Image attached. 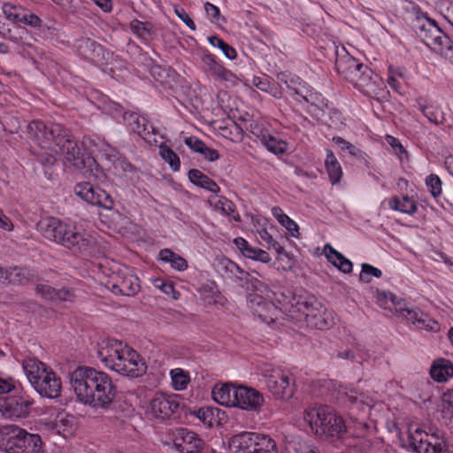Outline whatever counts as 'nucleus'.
<instances>
[{
    "label": "nucleus",
    "mask_w": 453,
    "mask_h": 453,
    "mask_svg": "<svg viewBox=\"0 0 453 453\" xmlns=\"http://www.w3.org/2000/svg\"><path fill=\"white\" fill-rule=\"evenodd\" d=\"M131 31L138 37L148 40L154 34V27L150 22H142L138 19H134L130 22Z\"/></svg>",
    "instance_id": "nucleus-40"
},
{
    "label": "nucleus",
    "mask_w": 453,
    "mask_h": 453,
    "mask_svg": "<svg viewBox=\"0 0 453 453\" xmlns=\"http://www.w3.org/2000/svg\"><path fill=\"white\" fill-rule=\"evenodd\" d=\"M377 298L380 306H383L384 303L389 299L394 304L395 313L407 321L411 322L418 329L428 332H438L440 330V325L436 320L418 309L407 307L402 300H397L394 294L390 292H379Z\"/></svg>",
    "instance_id": "nucleus-10"
},
{
    "label": "nucleus",
    "mask_w": 453,
    "mask_h": 453,
    "mask_svg": "<svg viewBox=\"0 0 453 453\" xmlns=\"http://www.w3.org/2000/svg\"><path fill=\"white\" fill-rule=\"evenodd\" d=\"M287 88V93L300 103L304 102L319 109H321L325 105L322 96L314 91L306 83L300 82L296 87L288 84Z\"/></svg>",
    "instance_id": "nucleus-23"
},
{
    "label": "nucleus",
    "mask_w": 453,
    "mask_h": 453,
    "mask_svg": "<svg viewBox=\"0 0 453 453\" xmlns=\"http://www.w3.org/2000/svg\"><path fill=\"white\" fill-rule=\"evenodd\" d=\"M414 10H416V16L411 21L412 29L425 44L448 58L452 49L450 38L438 27L434 20L420 12L418 7Z\"/></svg>",
    "instance_id": "nucleus-7"
},
{
    "label": "nucleus",
    "mask_w": 453,
    "mask_h": 453,
    "mask_svg": "<svg viewBox=\"0 0 453 453\" xmlns=\"http://www.w3.org/2000/svg\"><path fill=\"white\" fill-rule=\"evenodd\" d=\"M236 388L237 387L229 384L215 386L212 389V397L221 405L234 406Z\"/></svg>",
    "instance_id": "nucleus-30"
},
{
    "label": "nucleus",
    "mask_w": 453,
    "mask_h": 453,
    "mask_svg": "<svg viewBox=\"0 0 453 453\" xmlns=\"http://www.w3.org/2000/svg\"><path fill=\"white\" fill-rule=\"evenodd\" d=\"M259 374L263 377L267 389L276 399L289 400L293 397L296 384L288 372L272 365L263 364L259 366Z\"/></svg>",
    "instance_id": "nucleus-9"
},
{
    "label": "nucleus",
    "mask_w": 453,
    "mask_h": 453,
    "mask_svg": "<svg viewBox=\"0 0 453 453\" xmlns=\"http://www.w3.org/2000/svg\"><path fill=\"white\" fill-rule=\"evenodd\" d=\"M72 389L79 402L96 408H107L113 402L117 388L109 374L90 366H78L69 372Z\"/></svg>",
    "instance_id": "nucleus-2"
},
{
    "label": "nucleus",
    "mask_w": 453,
    "mask_h": 453,
    "mask_svg": "<svg viewBox=\"0 0 453 453\" xmlns=\"http://www.w3.org/2000/svg\"><path fill=\"white\" fill-rule=\"evenodd\" d=\"M349 425L351 426L349 430L353 428V433L356 434L357 437L363 436L365 431L369 428V426L364 420L359 421L357 418H351V424ZM348 433H350V431H349Z\"/></svg>",
    "instance_id": "nucleus-59"
},
{
    "label": "nucleus",
    "mask_w": 453,
    "mask_h": 453,
    "mask_svg": "<svg viewBox=\"0 0 453 453\" xmlns=\"http://www.w3.org/2000/svg\"><path fill=\"white\" fill-rule=\"evenodd\" d=\"M172 438L175 448L180 453H198L203 447V441L197 434L187 428L173 430Z\"/></svg>",
    "instance_id": "nucleus-20"
},
{
    "label": "nucleus",
    "mask_w": 453,
    "mask_h": 453,
    "mask_svg": "<svg viewBox=\"0 0 453 453\" xmlns=\"http://www.w3.org/2000/svg\"><path fill=\"white\" fill-rule=\"evenodd\" d=\"M200 60L203 64V71L211 75L215 80L232 83H234L237 80L236 75L218 63L215 57L208 50H203L200 53Z\"/></svg>",
    "instance_id": "nucleus-21"
},
{
    "label": "nucleus",
    "mask_w": 453,
    "mask_h": 453,
    "mask_svg": "<svg viewBox=\"0 0 453 453\" xmlns=\"http://www.w3.org/2000/svg\"><path fill=\"white\" fill-rule=\"evenodd\" d=\"M370 275H372L376 278H380L382 275V273L380 269L368 265V264H363L362 265V271L360 273V280L365 282H370L371 278Z\"/></svg>",
    "instance_id": "nucleus-54"
},
{
    "label": "nucleus",
    "mask_w": 453,
    "mask_h": 453,
    "mask_svg": "<svg viewBox=\"0 0 453 453\" xmlns=\"http://www.w3.org/2000/svg\"><path fill=\"white\" fill-rule=\"evenodd\" d=\"M324 252L328 261L337 267L341 272L349 273L352 271V263L343 257L342 253L334 250L330 244L324 247Z\"/></svg>",
    "instance_id": "nucleus-32"
},
{
    "label": "nucleus",
    "mask_w": 453,
    "mask_h": 453,
    "mask_svg": "<svg viewBox=\"0 0 453 453\" xmlns=\"http://www.w3.org/2000/svg\"><path fill=\"white\" fill-rule=\"evenodd\" d=\"M252 133L260 140L261 143L271 152L274 154H282L287 150V143L276 138L275 136L262 132L261 130L252 131Z\"/></svg>",
    "instance_id": "nucleus-33"
},
{
    "label": "nucleus",
    "mask_w": 453,
    "mask_h": 453,
    "mask_svg": "<svg viewBox=\"0 0 453 453\" xmlns=\"http://www.w3.org/2000/svg\"><path fill=\"white\" fill-rule=\"evenodd\" d=\"M325 165L332 184L338 183L342 176V170L340 163L330 150L326 151Z\"/></svg>",
    "instance_id": "nucleus-35"
},
{
    "label": "nucleus",
    "mask_w": 453,
    "mask_h": 453,
    "mask_svg": "<svg viewBox=\"0 0 453 453\" xmlns=\"http://www.w3.org/2000/svg\"><path fill=\"white\" fill-rule=\"evenodd\" d=\"M0 449L6 453H43L41 436L16 426L0 430Z\"/></svg>",
    "instance_id": "nucleus-8"
},
{
    "label": "nucleus",
    "mask_w": 453,
    "mask_h": 453,
    "mask_svg": "<svg viewBox=\"0 0 453 453\" xmlns=\"http://www.w3.org/2000/svg\"><path fill=\"white\" fill-rule=\"evenodd\" d=\"M4 285H25L38 280L35 272L28 267L13 266L6 269Z\"/></svg>",
    "instance_id": "nucleus-25"
},
{
    "label": "nucleus",
    "mask_w": 453,
    "mask_h": 453,
    "mask_svg": "<svg viewBox=\"0 0 453 453\" xmlns=\"http://www.w3.org/2000/svg\"><path fill=\"white\" fill-rule=\"evenodd\" d=\"M28 133L42 148L60 152L65 162L71 166L84 171V173L92 171L96 160L81 151L77 141L64 126L57 123L46 125L35 120L28 125Z\"/></svg>",
    "instance_id": "nucleus-1"
},
{
    "label": "nucleus",
    "mask_w": 453,
    "mask_h": 453,
    "mask_svg": "<svg viewBox=\"0 0 453 453\" xmlns=\"http://www.w3.org/2000/svg\"><path fill=\"white\" fill-rule=\"evenodd\" d=\"M61 8L70 13L79 12L81 8V0H52Z\"/></svg>",
    "instance_id": "nucleus-53"
},
{
    "label": "nucleus",
    "mask_w": 453,
    "mask_h": 453,
    "mask_svg": "<svg viewBox=\"0 0 453 453\" xmlns=\"http://www.w3.org/2000/svg\"><path fill=\"white\" fill-rule=\"evenodd\" d=\"M155 286L165 294L172 296L173 299H178L180 296L179 292L175 291L173 284L172 282H165L157 280H156Z\"/></svg>",
    "instance_id": "nucleus-57"
},
{
    "label": "nucleus",
    "mask_w": 453,
    "mask_h": 453,
    "mask_svg": "<svg viewBox=\"0 0 453 453\" xmlns=\"http://www.w3.org/2000/svg\"><path fill=\"white\" fill-rule=\"evenodd\" d=\"M234 243L240 252L248 258L260 261L262 263H268L271 261V257L265 250L250 246L244 238H234Z\"/></svg>",
    "instance_id": "nucleus-27"
},
{
    "label": "nucleus",
    "mask_w": 453,
    "mask_h": 453,
    "mask_svg": "<svg viewBox=\"0 0 453 453\" xmlns=\"http://www.w3.org/2000/svg\"><path fill=\"white\" fill-rule=\"evenodd\" d=\"M24 8L19 5H14L10 3H5L3 5V12L5 18L15 24H19L21 15Z\"/></svg>",
    "instance_id": "nucleus-45"
},
{
    "label": "nucleus",
    "mask_w": 453,
    "mask_h": 453,
    "mask_svg": "<svg viewBox=\"0 0 453 453\" xmlns=\"http://www.w3.org/2000/svg\"><path fill=\"white\" fill-rule=\"evenodd\" d=\"M97 357L105 367L123 376L138 378L147 371V365L141 355L118 340L102 341Z\"/></svg>",
    "instance_id": "nucleus-3"
},
{
    "label": "nucleus",
    "mask_w": 453,
    "mask_h": 453,
    "mask_svg": "<svg viewBox=\"0 0 453 453\" xmlns=\"http://www.w3.org/2000/svg\"><path fill=\"white\" fill-rule=\"evenodd\" d=\"M172 384L175 390H183L187 388L190 381L188 372L180 368L173 369L171 371Z\"/></svg>",
    "instance_id": "nucleus-42"
},
{
    "label": "nucleus",
    "mask_w": 453,
    "mask_h": 453,
    "mask_svg": "<svg viewBox=\"0 0 453 453\" xmlns=\"http://www.w3.org/2000/svg\"><path fill=\"white\" fill-rule=\"evenodd\" d=\"M188 175L189 180L193 184H195L202 188H204V189L211 191L214 194H218L220 191V188L219 187V185L212 179H211L210 177L205 175L203 173H202L198 169L189 170Z\"/></svg>",
    "instance_id": "nucleus-34"
},
{
    "label": "nucleus",
    "mask_w": 453,
    "mask_h": 453,
    "mask_svg": "<svg viewBox=\"0 0 453 453\" xmlns=\"http://www.w3.org/2000/svg\"><path fill=\"white\" fill-rule=\"evenodd\" d=\"M37 294L41 295L43 298L55 302L57 288L48 284H38L35 288Z\"/></svg>",
    "instance_id": "nucleus-56"
},
{
    "label": "nucleus",
    "mask_w": 453,
    "mask_h": 453,
    "mask_svg": "<svg viewBox=\"0 0 453 453\" xmlns=\"http://www.w3.org/2000/svg\"><path fill=\"white\" fill-rule=\"evenodd\" d=\"M440 409L442 417L449 421L453 418V395L450 391L445 392L441 396Z\"/></svg>",
    "instance_id": "nucleus-46"
},
{
    "label": "nucleus",
    "mask_w": 453,
    "mask_h": 453,
    "mask_svg": "<svg viewBox=\"0 0 453 453\" xmlns=\"http://www.w3.org/2000/svg\"><path fill=\"white\" fill-rule=\"evenodd\" d=\"M42 20L36 14L24 9L19 24H25L31 27H41Z\"/></svg>",
    "instance_id": "nucleus-50"
},
{
    "label": "nucleus",
    "mask_w": 453,
    "mask_h": 453,
    "mask_svg": "<svg viewBox=\"0 0 453 453\" xmlns=\"http://www.w3.org/2000/svg\"><path fill=\"white\" fill-rule=\"evenodd\" d=\"M272 212L279 223L286 227L292 236L296 237L299 234L298 225L285 214L280 207H273Z\"/></svg>",
    "instance_id": "nucleus-38"
},
{
    "label": "nucleus",
    "mask_w": 453,
    "mask_h": 453,
    "mask_svg": "<svg viewBox=\"0 0 453 453\" xmlns=\"http://www.w3.org/2000/svg\"><path fill=\"white\" fill-rule=\"evenodd\" d=\"M114 169L119 173H132L134 171V165L124 157H118L112 161Z\"/></svg>",
    "instance_id": "nucleus-52"
},
{
    "label": "nucleus",
    "mask_w": 453,
    "mask_h": 453,
    "mask_svg": "<svg viewBox=\"0 0 453 453\" xmlns=\"http://www.w3.org/2000/svg\"><path fill=\"white\" fill-rule=\"evenodd\" d=\"M408 448L416 453H448V444L439 434L429 435L419 427H410L407 436Z\"/></svg>",
    "instance_id": "nucleus-12"
},
{
    "label": "nucleus",
    "mask_w": 453,
    "mask_h": 453,
    "mask_svg": "<svg viewBox=\"0 0 453 453\" xmlns=\"http://www.w3.org/2000/svg\"><path fill=\"white\" fill-rule=\"evenodd\" d=\"M276 300L280 305H282L284 310L290 312L302 313L304 315L306 320L307 319H310V315L316 314L323 308V305L314 297H296V296H291L290 292H288V296L281 293L280 297L277 296Z\"/></svg>",
    "instance_id": "nucleus-15"
},
{
    "label": "nucleus",
    "mask_w": 453,
    "mask_h": 453,
    "mask_svg": "<svg viewBox=\"0 0 453 453\" xmlns=\"http://www.w3.org/2000/svg\"><path fill=\"white\" fill-rule=\"evenodd\" d=\"M229 447L238 453H278L275 441L269 435L242 432L229 439Z\"/></svg>",
    "instance_id": "nucleus-11"
},
{
    "label": "nucleus",
    "mask_w": 453,
    "mask_h": 453,
    "mask_svg": "<svg viewBox=\"0 0 453 453\" xmlns=\"http://www.w3.org/2000/svg\"><path fill=\"white\" fill-rule=\"evenodd\" d=\"M335 66L337 71L356 88L359 83L358 81H361L366 73L365 68H369L366 65L360 63L349 54L338 57L335 61Z\"/></svg>",
    "instance_id": "nucleus-18"
},
{
    "label": "nucleus",
    "mask_w": 453,
    "mask_h": 453,
    "mask_svg": "<svg viewBox=\"0 0 453 453\" xmlns=\"http://www.w3.org/2000/svg\"><path fill=\"white\" fill-rule=\"evenodd\" d=\"M38 161L44 166H51L56 163V157L51 153H41L38 157Z\"/></svg>",
    "instance_id": "nucleus-64"
},
{
    "label": "nucleus",
    "mask_w": 453,
    "mask_h": 453,
    "mask_svg": "<svg viewBox=\"0 0 453 453\" xmlns=\"http://www.w3.org/2000/svg\"><path fill=\"white\" fill-rule=\"evenodd\" d=\"M430 375L437 382H445L453 376V365L449 360L437 359L430 368Z\"/></svg>",
    "instance_id": "nucleus-31"
},
{
    "label": "nucleus",
    "mask_w": 453,
    "mask_h": 453,
    "mask_svg": "<svg viewBox=\"0 0 453 453\" xmlns=\"http://www.w3.org/2000/svg\"><path fill=\"white\" fill-rule=\"evenodd\" d=\"M329 316L326 312V308H322L314 315H310V319H307V324L314 328L319 330H325L330 326V321H328Z\"/></svg>",
    "instance_id": "nucleus-41"
},
{
    "label": "nucleus",
    "mask_w": 453,
    "mask_h": 453,
    "mask_svg": "<svg viewBox=\"0 0 453 453\" xmlns=\"http://www.w3.org/2000/svg\"><path fill=\"white\" fill-rule=\"evenodd\" d=\"M174 12L191 30H196L195 22L183 8L176 7Z\"/></svg>",
    "instance_id": "nucleus-62"
},
{
    "label": "nucleus",
    "mask_w": 453,
    "mask_h": 453,
    "mask_svg": "<svg viewBox=\"0 0 453 453\" xmlns=\"http://www.w3.org/2000/svg\"><path fill=\"white\" fill-rule=\"evenodd\" d=\"M240 273L238 277L242 287L250 293L248 296V304L255 316H257L263 322L271 325L276 322L282 316V307H277L272 301L270 291H267L264 285L249 273L242 270L236 265Z\"/></svg>",
    "instance_id": "nucleus-5"
},
{
    "label": "nucleus",
    "mask_w": 453,
    "mask_h": 453,
    "mask_svg": "<svg viewBox=\"0 0 453 453\" xmlns=\"http://www.w3.org/2000/svg\"><path fill=\"white\" fill-rule=\"evenodd\" d=\"M158 256L160 260L169 263L173 268L178 271L181 272L188 268L187 260L170 249L161 250Z\"/></svg>",
    "instance_id": "nucleus-36"
},
{
    "label": "nucleus",
    "mask_w": 453,
    "mask_h": 453,
    "mask_svg": "<svg viewBox=\"0 0 453 453\" xmlns=\"http://www.w3.org/2000/svg\"><path fill=\"white\" fill-rule=\"evenodd\" d=\"M216 207L219 209L224 214L232 216V219L235 222L241 221L240 215L235 213V206L230 200L226 197H221L216 203Z\"/></svg>",
    "instance_id": "nucleus-48"
},
{
    "label": "nucleus",
    "mask_w": 453,
    "mask_h": 453,
    "mask_svg": "<svg viewBox=\"0 0 453 453\" xmlns=\"http://www.w3.org/2000/svg\"><path fill=\"white\" fill-rule=\"evenodd\" d=\"M74 48L76 52L84 59L93 62L97 65L107 63L109 52L104 47L88 37H81L75 41Z\"/></svg>",
    "instance_id": "nucleus-16"
},
{
    "label": "nucleus",
    "mask_w": 453,
    "mask_h": 453,
    "mask_svg": "<svg viewBox=\"0 0 453 453\" xmlns=\"http://www.w3.org/2000/svg\"><path fill=\"white\" fill-rule=\"evenodd\" d=\"M130 130L148 142H150L151 136L155 134V128L150 125L148 119L143 116L139 118Z\"/></svg>",
    "instance_id": "nucleus-39"
},
{
    "label": "nucleus",
    "mask_w": 453,
    "mask_h": 453,
    "mask_svg": "<svg viewBox=\"0 0 453 453\" xmlns=\"http://www.w3.org/2000/svg\"><path fill=\"white\" fill-rule=\"evenodd\" d=\"M344 395L346 401H348L351 405H355L359 410L365 411V409L370 408L369 404L365 401V395L363 394H358L355 389L344 392Z\"/></svg>",
    "instance_id": "nucleus-47"
},
{
    "label": "nucleus",
    "mask_w": 453,
    "mask_h": 453,
    "mask_svg": "<svg viewBox=\"0 0 453 453\" xmlns=\"http://www.w3.org/2000/svg\"><path fill=\"white\" fill-rule=\"evenodd\" d=\"M219 409L212 407H203L196 411V416L204 424L211 426L214 421L215 413Z\"/></svg>",
    "instance_id": "nucleus-49"
},
{
    "label": "nucleus",
    "mask_w": 453,
    "mask_h": 453,
    "mask_svg": "<svg viewBox=\"0 0 453 453\" xmlns=\"http://www.w3.org/2000/svg\"><path fill=\"white\" fill-rule=\"evenodd\" d=\"M208 41L211 45L219 48L227 58H229L231 60H234L236 58V57H237L236 50L231 45L225 42L219 36L211 35L208 38Z\"/></svg>",
    "instance_id": "nucleus-44"
},
{
    "label": "nucleus",
    "mask_w": 453,
    "mask_h": 453,
    "mask_svg": "<svg viewBox=\"0 0 453 453\" xmlns=\"http://www.w3.org/2000/svg\"><path fill=\"white\" fill-rule=\"evenodd\" d=\"M159 152L163 160L170 165L173 171L177 172L180 170V157L171 148L165 145L160 146Z\"/></svg>",
    "instance_id": "nucleus-43"
},
{
    "label": "nucleus",
    "mask_w": 453,
    "mask_h": 453,
    "mask_svg": "<svg viewBox=\"0 0 453 453\" xmlns=\"http://www.w3.org/2000/svg\"><path fill=\"white\" fill-rule=\"evenodd\" d=\"M32 387L42 396L56 398L60 395L61 380L51 369H49Z\"/></svg>",
    "instance_id": "nucleus-24"
},
{
    "label": "nucleus",
    "mask_w": 453,
    "mask_h": 453,
    "mask_svg": "<svg viewBox=\"0 0 453 453\" xmlns=\"http://www.w3.org/2000/svg\"><path fill=\"white\" fill-rule=\"evenodd\" d=\"M426 184L434 197L441 193V181L436 174H430L426 179Z\"/></svg>",
    "instance_id": "nucleus-51"
},
{
    "label": "nucleus",
    "mask_w": 453,
    "mask_h": 453,
    "mask_svg": "<svg viewBox=\"0 0 453 453\" xmlns=\"http://www.w3.org/2000/svg\"><path fill=\"white\" fill-rule=\"evenodd\" d=\"M388 203L392 210L398 211L403 213L411 215L417 211L416 202L408 196H404L402 198L394 196L389 200Z\"/></svg>",
    "instance_id": "nucleus-37"
},
{
    "label": "nucleus",
    "mask_w": 453,
    "mask_h": 453,
    "mask_svg": "<svg viewBox=\"0 0 453 453\" xmlns=\"http://www.w3.org/2000/svg\"><path fill=\"white\" fill-rule=\"evenodd\" d=\"M74 193L86 203L104 210H112L114 200L111 196L90 182H81L75 185Z\"/></svg>",
    "instance_id": "nucleus-14"
},
{
    "label": "nucleus",
    "mask_w": 453,
    "mask_h": 453,
    "mask_svg": "<svg viewBox=\"0 0 453 453\" xmlns=\"http://www.w3.org/2000/svg\"><path fill=\"white\" fill-rule=\"evenodd\" d=\"M263 403L264 396L257 389L244 386L237 387L234 406L246 411H257Z\"/></svg>",
    "instance_id": "nucleus-22"
},
{
    "label": "nucleus",
    "mask_w": 453,
    "mask_h": 453,
    "mask_svg": "<svg viewBox=\"0 0 453 453\" xmlns=\"http://www.w3.org/2000/svg\"><path fill=\"white\" fill-rule=\"evenodd\" d=\"M185 144L193 151L200 153L205 143L196 136H189L185 139Z\"/></svg>",
    "instance_id": "nucleus-61"
},
{
    "label": "nucleus",
    "mask_w": 453,
    "mask_h": 453,
    "mask_svg": "<svg viewBox=\"0 0 453 453\" xmlns=\"http://www.w3.org/2000/svg\"><path fill=\"white\" fill-rule=\"evenodd\" d=\"M234 243L240 252L248 258L260 261L262 263H268L271 261V257L265 250L250 246L244 238H234Z\"/></svg>",
    "instance_id": "nucleus-28"
},
{
    "label": "nucleus",
    "mask_w": 453,
    "mask_h": 453,
    "mask_svg": "<svg viewBox=\"0 0 453 453\" xmlns=\"http://www.w3.org/2000/svg\"><path fill=\"white\" fill-rule=\"evenodd\" d=\"M34 404L35 399L20 388L15 391L14 395L4 398L0 411L7 418H26L30 414Z\"/></svg>",
    "instance_id": "nucleus-13"
},
{
    "label": "nucleus",
    "mask_w": 453,
    "mask_h": 453,
    "mask_svg": "<svg viewBox=\"0 0 453 453\" xmlns=\"http://www.w3.org/2000/svg\"><path fill=\"white\" fill-rule=\"evenodd\" d=\"M180 403L170 396L157 393L147 408V414L152 418L165 420L169 418L179 408Z\"/></svg>",
    "instance_id": "nucleus-19"
},
{
    "label": "nucleus",
    "mask_w": 453,
    "mask_h": 453,
    "mask_svg": "<svg viewBox=\"0 0 453 453\" xmlns=\"http://www.w3.org/2000/svg\"><path fill=\"white\" fill-rule=\"evenodd\" d=\"M333 141L336 144H338L342 150H348L351 156L361 157L362 151L359 149H357L355 145H353L352 143L345 141L343 138H342L340 136H336V137L333 138Z\"/></svg>",
    "instance_id": "nucleus-55"
},
{
    "label": "nucleus",
    "mask_w": 453,
    "mask_h": 453,
    "mask_svg": "<svg viewBox=\"0 0 453 453\" xmlns=\"http://www.w3.org/2000/svg\"><path fill=\"white\" fill-rule=\"evenodd\" d=\"M36 229L45 239L61 244L73 253L89 255L96 244L91 235L77 231L74 226L55 217L41 219Z\"/></svg>",
    "instance_id": "nucleus-4"
},
{
    "label": "nucleus",
    "mask_w": 453,
    "mask_h": 453,
    "mask_svg": "<svg viewBox=\"0 0 453 453\" xmlns=\"http://www.w3.org/2000/svg\"><path fill=\"white\" fill-rule=\"evenodd\" d=\"M365 69L366 73L364 75L361 81H358L359 83L357 88L369 96L379 95L383 86L381 78L372 69Z\"/></svg>",
    "instance_id": "nucleus-26"
},
{
    "label": "nucleus",
    "mask_w": 453,
    "mask_h": 453,
    "mask_svg": "<svg viewBox=\"0 0 453 453\" xmlns=\"http://www.w3.org/2000/svg\"><path fill=\"white\" fill-rule=\"evenodd\" d=\"M22 367L31 384L35 385V382L44 375L49 370L46 365L35 357H27L23 360Z\"/></svg>",
    "instance_id": "nucleus-29"
},
{
    "label": "nucleus",
    "mask_w": 453,
    "mask_h": 453,
    "mask_svg": "<svg viewBox=\"0 0 453 453\" xmlns=\"http://www.w3.org/2000/svg\"><path fill=\"white\" fill-rule=\"evenodd\" d=\"M19 388L15 385V381L12 378L0 377V395L17 391Z\"/></svg>",
    "instance_id": "nucleus-60"
},
{
    "label": "nucleus",
    "mask_w": 453,
    "mask_h": 453,
    "mask_svg": "<svg viewBox=\"0 0 453 453\" xmlns=\"http://www.w3.org/2000/svg\"><path fill=\"white\" fill-rule=\"evenodd\" d=\"M114 294L134 296L140 291V280L128 268L119 270L108 282Z\"/></svg>",
    "instance_id": "nucleus-17"
},
{
    "label": "nucleus",
    "mask_w": 453,
    "mask_h": 453,
    "mask_svg": "<svg viewBox=\"0 0 453 453\" xmlns=\"http://www.w3.org/2000/svg\"><path fill=\"white\" fill-rule=\"evenodd\" d=\"M75 295L73 290L65 288L57 289L55 302H73Z\"/></svg>",
    "instance_id": "nucleus-58"
},
{
    "label": "nucleus",
    "mask_w": 453,
    "mask_h": 453,
    "mask_svg": "<svg viewBox=\"0 0 453 453\" xmlns=\"http://www.w3.org/2000/svg\"><path fill=\"white\" fill-rule=\"evenodd\" d=\"M204 9L207 15L210 16L214 22H219L220 19V12L216 5L207 2L204 4Z\"/></svg>",
    "instance_id": "nucleus-63"
},
{
    "label": "nucleus",
    "mask_w": 453,
    "mask_h": 453,
    "mask_svg": "<svg viewBox=\"0 0 453 453\" xmlns=\"http://www.w3.org/2000/svg\"><path fill=\"white\" fill-rule=\"evenodd\" d=\"M303 418L317 434H323L326 437L342 438L351 428L345 423L342 416L338 415L332 407L326 405L307 408L304 411Z\"/></svg>",
    "instance_id": "nucleus-6"
}]
</instances>
